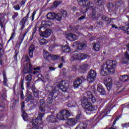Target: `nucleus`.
I'll list each match as a JSON object with an SVG mask.
<instances>
[{
	"label": "nucleus",
	"instance_id": "obj_43",
	"mask_svg": "<svg viewBox=\"0 0 129 129\" xmlns=\"http://www.w3.org/2000/svg\"><path fill=\"white\" fill-rule=\"evenodd\" d=\"M62 50L64 53H69V52H70V47L64 46L62 47Z\"/></svg>",
	"mask_w": 129,
	"mask_h": 129
},
{
	"label": "nucleus",
	"instance_id": "obj_35",
	"mask_svg": "<svg viewBox=\"0 0 129 129\" xmlns=\"http://www.w3.org/2000/svg\"><path fill=\"white\" fill-rule=\"evenodd\" d=\"M47 18L48 20H53L54 19H55V13L54 12H49L47 15Z\"/></svg>",
	"mask_w": 129,
	"mask_h": 129
},
{
	"label": "nucleus",
	"instance_id": "obj_45",
	"mask_svg": "<svg viewBox=\"0 0 129 129\" xmlns=\"http://www.w3.org/2000/svg\"><path fill=\"white\" fill-rule=\"evenodd\" d=\"M46 30L47 28H46V27L41 26L39 28L38 31L40 34H43Z\"/></svg>",
	"mask_w": 129,
	"mask_h": 129
},
{
	"label": "nucleus",
	"instance_id": "obj_54",
	"mask_svg": "<svg viewBox=\"0 0 129 129\" xmlns=\"http://www.w3.org/2000/svg\"><path fill=\"white\" fill-rule=\"evenodd\" d=\"M18 54H19V52H18L17 50L15 51V55L14 57V61H16V62H18V60H17L18 58Z\"/></svg>",
	"mask_w": 129,
	"mask_h": 129
},
{
	"label": "nucleus",
	"instance_id": "obj_9",
	"mask_svg": "<svg viewBox=\"0 0 129 129\" xmlns=\"http://www.w3.org/2000/svg\"><path fill=\"white\" fill-rule=\"evenodd\" d=\"M42 121V119L39 118V117H37L35 119V121L32 122V129H43V125L41 124L39 122H41Z\"/></svg>",
	"mask_w": 129,
	"mask_h": 129
},
{
	"label": "nucleus",
	"instance_id": "obj_52",
	"mask_svg": "<svg viewBox=\"0 0 129 129\" xmlns=\"http://www.w3.org/2000/svg\"><path fill=\"white\" fill-rule=\"evenodd\" d=\"M40 104L41 106H43V107H45V106L47 107V106L46 105V103H45V101L43 99L40 100Z\"/></svg>",
	"mask_w": 129,
	"mask_h": 129
},
{
	"label": "nucleus",
	"instance_id": "obj_53",
	"mask_svg": "<svg viewBox=\"0 0 129 129\" xmlns=\"http://www.w3.org/2000/svg\"><path fill=\"white\" fill-rule=\"evenodd\" d=\"M5 103H2L0 104V111H4L5 110Z\"/></svg>",
	"mask_w": 129,
	"mask_h": 129
},
{
	"label": "nucleus",
	"instance_id": "obj_29",
	"mask_svg": "<svg viewBox=\"0 0 129 129\" xmlns=\"http://www.w3.org/2000/svg\"><path fill=\"white\" fill-rule=\"evenodd\" d=\"M79 56L78 54V52H75L73 55L71 57V61H73L75 60H79Z\"/></svg>",
	"mask_w": 129,
	"mask_h": 129
},
{
	"label": "nucleus",
	"instance_id": "obj_30",
	"mask_svg": "<svg viewBox=\"0 0 129 129\" xmlns=\"http://www.w3.org/2000/svg\"><path fill=\"white\" fill-rule=\"evenodd\" d=\"M87 127V124L85 123H81L77 126L75 129H86Z\"/></svg>",
	"mask_w": 129,
	"mask_h": 129
},
{
	"label": "nucleus",
	"instance_id": "obj_19",
	"mask_svg": "<svg viewBox=\"0 0 129 129\" xmlns=\"http://www.w3.org/2000/svg\"><path fill=\"white\" fill-rule=\"evenodd\" d=\"M87 68H88V65L84 64H82L80 67L79 72L80 73H85L87 72Z\"/></svg>",
	"mask_w": 129,
	"mask_h": 129
},
{
	"label": "nucleus",
	"instance_id": "obj_59",
	"mask_svg": "<svg viewBox=\"0 0 129 129\" xmlns=\"http://www.w3.org/2000/svg\"><path fill=\"white\" fill-rule=\"evenodd\" d=\"M15 38V33H13L11 35V36L10 37V38L9 39V40L8 41L7 43H9L10 41L13 40V39H14Z\"/></svg>",
	"mask_w": 129,
	"mask_h": 129
},
{
	"label": "nucleus",
	"instance_id": "obj_51",
	"mask_svg": "<svg viewBox=\"0 0 129 129\" xmlns=\"http://www.w3.org/2000/svg\"><path fill=\"white\" fill-rule=\"evenodd\" d=\"M32 78V75L30 74L25 77V80H26V81H31Z\"/></svg>",
	"mask_w": 129,
	"mask_h": 129
},
{
	"label": "nucleus",
	"instance_id": "obj_36",
	"mask_svg": "<svg viewBox=\"0 0 129 129\" xmlns=\"http://www.w3.org/2000/svg\"><path fill=\"white\" fill-rule=\"evenodd\" d=\"M54 19L58 22H61L62 21V14L61 13H55Z\"/></svg>",
	"mask_w": 129,
	"mask_h": 129
},
{
	"label": "nucleus",
	"instance_id": "obj_28",
	"mask_svg": "<svg viewBox=\"0 0 129 129\" xmlns=\"http://www.w3.org/2000/svg\"><path fill=\"white\" fill-rule=\"evenodd\" d=\"M90 17L93 20H96V10H95V8H93L91 10V13L90 15Z\"/></svg>",
	"mask_w": 129,
	"mask_h": 129
},
{
	"label": "nucleus",
	"instance_id": "obj_24",
	"mask_svg": "<svg viewBox=\"0 0 129 129\" xmlns=\"http://www.w3.org/2000/svg\"><path fill=\"white\" fill-rule=\"evenodd\" d=\"M32 91L33 92V94L34 97H36V98H39V90L36 89L35 86H32Z\"/></svg>",
	"mask_w": 129,
	"mask_h": 129
},
{
	"label": "nucleus",
	"instance_id": "obj_62",
	"mask_svg": "<svg viewBox=\"0 0 129 129\" xmlns=\"http://www.w3.org/2000/svg\"><path fill=\"white\" fill-rule=\"evenodd\" d=\"M107 7L110 10L113 8V5H112V3H109Z\"/></svg>",
	"mask_w": 129,
	"mask_h": 129
},
{
	"label": "nucleus",
	"instance_id": "obj_47",
	"mask_svg": "<svg viewBox=\"0 0 129 129\" xmlns=\"http://www.w3.org/2000/svg\"><path fill=\"white\" fill-rule=\"evenodd\" d=\"M51 59L53 60V61H56V60H58V59H60V56L57 55H51Z\"/></svg>",
	"mask_w": 129,
	"mask_h": 129
},
{
	"label": "nucleus",
	"instance_id": "obj_37",
	"mask_svg": "<svg viewBox=\"0 0 129 129\" xmlns=\"http://www.w3.org/2000/svg\"><path fill=\"white\" fill-rule=\"evenodd\" d=\"M129 80V77L127 75H123L120 77V81L122 82H127Z\"/></svg>",
	"mask_w": 129,
	"mask_h": 129
},
{
	"label": "nucleus",
	"instance_id": "obj_20",
	"mask_svg": "<svg viewBox=\"0 0 129 129\" xmlns=\"http://www.w3.org/2000/svg\"><path fill=\"white\" fill-rule=\"evenodd\" d=\"M124 57L125 58L121 61V64L122 65H123V64H126L127 61H129V53L127 51L125 52Z\"/></svg>",
	"mask_w": 129,
	"mask_h": 129
},
{
	"label": "nucleus",
	"instance_id": "obj_5",
	"mask_svg": "<svg viewBox=\"0 0 129 129\" xmlns=\"http://www.w3.org/2000/svg\"><path fill=\"white\" fill-rule=\"evenodd\" d=\"M94 92H95V85H94L91 87V89H90V91H87L86 92V93H87V96H88V98H89L90 100H91L92 102L93 103L96 101L95 97L92 95L93 93L95 94V93Z\"/></svg>",
	"mask_w": 129,
	"mask_h": 129
},
{
	"label": "nucleus",
	"instance_id": "obj_2",
	"mask_svg": "<svg viewBox=\"0 0 129 129\" xmlns=\"http://www.w3.org/2000/svg\"><path fill=\"white\" fill-rule=\"evenodd\" d=\"M89 101H92L91 100L89 99V98L87 99L86 97H83L82 98V106L86 110L88 111H93L95 110V106L92 105V104L90 103Z\"/></svg>",
	"mask_w": 129,
	"mask_h": 129
},
{
	"label": "nucleus",
	"instance_id": "obj_4",
	"mask_svg": "<svg viewBox=\"0 0 129 129\" xmlns=\"http://www.w3.org/2000/svg\"><path fill=\"white\" fill-rule=\"evenodd\" d=\"M58 90L56 87L54 88L52 92L49 94L48 97L46 100V107H48V108H51L52 107V103L53 102V95H54V93H56Z\"/></svg>",
	"mask_w": 129,
	"mask_h": 129
},
{
	"label": "nucleus",
	"instance_id": "obj_56",
	"mask_svg": "<svg viewBox=\"0 0 129 129\" xmlns=\"http://www.w3.org/2000/svg\"><path fill=\"white\" fill-rule=\"evenodd\" d=\"M19 16V13L18 12H14V15L12 16V19L14 21H16V18Z\"/></svg>",
	"mask_w": 129,
	"mask_h": 129
},
{
	"label": "nucleus",
	"instance_id": "obj_58",
	"mask_svg": "<svg viewBox=\"0 0 129 129\" xmlns=\"http://www.w3.org/2000/svg\"><path fill=\"white\" fill-rule=\"evenodd\" d=\"M31 84V82H27V88H28V89H32V86H35V85H33Z\"/></svg>",
	"mask_w": 129,
	"mask_h": 129
},
{
	"label": "nucleus",
	"instance_id": "obj_34",
	"mask_svg": "<svg viewBox=\"0 0 129 129\" xmlns=\"http://www.w3.org/2000/svg\"><path fill=\"white\" fill-rule=\"evenodd\" d=\"M47 120L49 122H56V117L54 115H50L47 117Z\"/></svg>",
	"mask_w": 129,
	"mask_h": 129
},
{
	"label": "nucleus",
	"instance_id": "obj_22",
	"mask_svg": "<svg viewBox=\"0 0 129 129\" xmlns=\"http://www.w3.org/2000/svg\"><path fill=\"white\" fill-rule=\"evenodd\" d=\"M29 16H30V12H28L26 16L23 18L20 22L19 25H23L25 26V24L27 22H28V19H29Z\"/></svg>",
	"mask_w": 129,
	"mask_h": 129
},
{
	"label": "nucleus",
	"instance_id": "obj_38",
	"mask_svg": "<svg viewBox=\"0 0 129 129\" xmlns=\"http://www.w3.org/2000/svg\"><path fill=\"white\" fill-rule=\"evenodd\" d=\"M61 4V1H56L53 2V5L51 6V9H56L57 8L59 5Z\"/></svg>",
	"mask_w": 129,
	"mask_h": 129
},
{
	"label": "nucleus",
	"instance_id": "obj_41",
	"mask_svg": "<svg viewBox=\"0 0 129 129\" xmlns=\"http://www.w3.org/2000/svg\"><path fill=\"white\" fill-rule=\"evenodd\" d=\"M94 2L96 6H102L103 0H94Z\"/></svg>",
	"mask_w": 129,
	"mask_h": 129
},
{
	"label": "nucleus",
	"instance_id": "obj_7",
	"mask_svg": "<svg viewBox=\"0 0 129 129\" xmlns=\"http://www.w3.org/2000/svg\"><path fill=\"white\" fill-rule=\"evenodd\" d=\"M33 69L34 70H39L40 69V68L33 69V66H32V64L27 62L26 63V65L24 67L23 72L25 74H28V73H31Z\"/></svg>",
	"mask_w": 129,
	"mask_h": 129
},
{
	"label": "nucleus",
	"instance_id": "obj_64",
	"mask_svg": "<svg viewBox=\"0 0 129 129\" xmlns=\"http://www.w3.org/2000/svg\"><path fill=\"white\" fill-rule=\"evenodd\" d=\"M96 25L98 28H99V27H101L102 25V22H96Z\"/></svg>",
	"mask_w": 129,
	"mask_h": 129
},
{
	"label": "nucleus",
	"instance_id": "obj_15",
	"mask_svg": "<svg viewBox=\"0 0 129 129\" xmlns=\"http://www.w3.org/2000/svg\"><path fill=\"white\" fill-rule=\"evenodd\" d=\"M97 91L99 92L101 95H106V91L104 89V88L101 85H98Z\"/></svg>",
	"mask_w": 129,
	"mask_h": 129
},
{
	"label": "nucleus",
	"instance_id": "obj_61",
	"mask_svg": "<svg viewBox=\"0 0 129 129\" xmlns=\"http://www.w3.org/2000/svg\"><path fill=\"white\" fill-rule=\"evenodd\" d=\"M13 8L16 11H19V10H20V9H21V7H20V6H19V5H15L14 6Z\"/></svg>",
	"mask_w": 129,
	"mask_h": 129
},
{
	"label": "nucleus",
	"instance_id": "obj_44",
	"mask_svg": "<svg viewBox=\"0 0 129 129\" xmlns=\"http://www.w3.org/2000/svg\"><path fill=\"white\" fill-rule=\"evenodd\" d=\"M116 5L117 7H121V6L124 5V2H123L122 0H118L116 2Z\"/></svg>",
	"mask_w": 129,
	"mask_h": 129
},
{
	"label": "nucleus",
	"instance_id": "obj_33",
	"mask_svg": "<svg viewBox=\"0 0 129 129\" xmlns=\"http://www.w3.org/2000/svg\"><path fill=\"white\" fill-rule=\"evenodd\" d=\"M35 100V96H34V95L33 94H29L26 98L25 101H27V102H29V101H31L32 100Z\"/></svg>",
	"mask_w": 129,
	"mask_h": 129
},
{
	"label": "nucleus",
	"instance_id": "obj_26",
	"mask_svg": "<svg viewBox=\"0 0 129 129\" xmlns=\"http://www.w3.org/2000/svg\"><path fill=\"white\" fill-rule=\"evenodd\" d=\"M43 57L46 60H51L52 58V55L49 52L47 51H43Z\"/></svg>",
	"mask_w": 129,
	"mask_h": 129
},
{
	"label": "nucleus",
	"instance_id": "obj_14",
	"mask_svg": "<svg viewBox=\"0 0 129 129\" xmlns=\"http://www.w3.org/2000/svg\"><path fill=\"white\" fill-rule=\"evenodd\" d=\"M73 46H77L78 50H82V49L86 48L87 45L86 43H79L78 41H76L73 43Z\"/></svg>",
	"mask_w": 129,
	"mask_h": 129
},
{
	"label": "nucleus",
	"instance_id": "obj_11",
	"mask_svg": "<svg viewBox=\"0 0 129 129\" xmlns=\"http://www.w3.org/2000/svg\"><path fill=\"white\" fill-rule=\"evenodd\" d=\"M80 6H85L87 8L92 7V3L89 0H77Z\"/></svg>",
	"mask_w": 129,
	"mask_h": 129
},
{
	"label": "nucleus",
	"instance_id": "obj_3",
	"mask_svg": "<svg viewBox=\"0 0 129 129\" xmlns=\"http://www.w3.org/2000/svg\"><path fill=\"white\" fill-rule=\"evenodd\" d=\"M69 116H70V113L67 110H61L56 115V117L59 120H67Z\"/></svg>",
	"mask_w": 129,
	"mask_h": 129
},
{
	"label": "nucleus",
	"instance_id": "obj_48",
	"mask_svg": "<svg viewBox=\"0 0 129 129\" xmlns=\"http://www.w3.org/2000/svg\"><path fill=\"white\" fill-rule=\"evenodd\" d=\"M19 85H20L22 90H25V89L24 88V79H21L20 80Z\"/></svg>",
	"mask_w": 129,
	"mask_h": 129
},
{
	"label": "nucleus",
	"instance_id": "obj_1",
	"mask_svg": "<svg viewBox=\"0 0 129 129\" xmlns=\"http://www.w3.org/2000/svg\"><path fill=\"white\" fill-rule=\"evenodd\" d=\"M116 61L113 60H108L102 66L100 74L102 76H106L107 72L109 73H114L115 68L116 67Z\"/></svg>",
	"mask_w": 129,
	"mask_h": 129
},
{
	"label": "nucleus",
	"instance_id": "obj_39",
	"mask_svg": "<svg viewBox=\"0 0 129 129\" xmlns=\"http://www.w3.org/2000/svg\"><path fill=\"white\" fill-rule=\"evenodd\" d=\"M41 24L43 26H45L46 27H50L52 26V22L50 21H43L42 22Z\"/></svg>",
	"mask_w": 129,
	"mask_h": 129
},
{
	"label": "nucleus",
	"instance_id": "obj_31",
	"mask_svg": "<svg viewBox=\"0 0 129 129\" xmlns=\"http://www.w3.org/2000/svg\"><path fill=\"white\" fill-rule=\"evenodd\" d=\"M39 110L41 111L42 113L39 112L37 117L42 119V117H43V115H44V112H45V108L43 107H39Z\"/></svg>",
	"mask_w": 129,
	"mask_h": 129
},
{
	"label": "nucleus",
	"instance_id": "obj_27",
	"mask_svg": "<svg viewBox=\"0 0 129 129\" xmlns=\"http://www.w3.org/2000/svg\"><path fill=\"white\" fill-rule=\"evenodd\" d=\"M108 80L109 82H108L106 84V87H107V90L109 91V90H110V89H111V88L112 87V82L111 79L110 78H108Z\"/></svg>",
	"mask_w": 129,
	"mask_h": 129
},
{
	"label": "nucleus",
	"instance_id": "obj_50",
	"mask_svg": "<svg viewBox=\"0 0 129 129\" xmlns=\"http://www.w3.org/2000/svg\"><path fill=\"white\" fill-rule=\"evenodd\" d=\"M60 14H61V16H62L63 18H66V17H67L68 13H67V12H66V11L65 10H62L61 11Z\"/></svg>",
	"mask_w": 129,
	"mask_h": 129
},
{
	"label": "nucleus",
	"instance_id": "obj_18",
	"mask_svg": "<svg viewBox=\"0 0 129 129\" xmlns=\"http://www.w3.org/2000/svg\"><path fill=\"white\" fill-rule=\"evenodd\" d=\"M63 82H65V81H61L58 85V89H60L62 91V92H66L67 90H68V88L67 87L63 85Z\"/></svg>",
	"mask_w": 129,
	"mask_h": 129
},
{
	"label": "nucleus",
	"instance_id": "obj_8",
	"mask_svg": "<svg viewBox=\"0 0 129 129\" xmlns=\"http://www.w3.org/2000/svg\"><path fill=\"white\" fill-rule=\"evenodd\" d=\"M29 32V28H27L25 30V31L24 32H21L19 35L18 40L17 42V46H21V44L23 43V41H24V39H25V37H26V35H27V33H28Z\"/></svg>",
	"mask_w": 129,
	"mask_h": 129
},
{
	"label": "nucleus",
	"instance_id": "obj_63",
	"mask_svg": "<svg viewBox=\"0 0 129 129\" xmlns=\"http://www.w3.org/2000/svg\"><path fill=\"white\" fill-rule=\"evenodd\" d=\"M20 95L22 99H24V98H25V96L24 95V92L23 91V90H21L20 91Z\"/></svg>",
	"mask_w": 129,
	"mask_h": 129
},
{
	"label": "nucleus",
	"instance_id": "obj_55",
	"mask_svg": "<svg viewBox=\"0 0 129 129\" xmlns=\"http://www.w3.org/2000/svg\"><path fill=\"white\" fill-rule=\"evenodd\" d=\"M121 125L123 128L126 127V128H127V127H129V122L124 123H122Z\"/></svg>",
	"mask_w": 129,
	"mask_h": 129
},
{
	"label": "nucleus",
	"instance_id": "obj_23",
	"mask_svg": "<svg viewBox=\"0 0 129 129\" xmlns=\"http://www.w3.org/2000/svg\"><path fill=\"white\" fill-rule=\"evenodd\" d=\"M5 15L4 13H0V26L1 28L4 27V23L6 19L5 18Z\"/></svg>",
	"mask_w": 129,
	"mask_h": 129
},
{
	"label": "nucleus",
	"instance_id": "obj_17",
	"mask_svg": "<svg viewBox=\"0 0 129 129\" xmlns=\"http://www.w3.org/2000/svg\"><path fill=\"white\" fill-rule=\"evenodd\" d=\"M77 122V120L74 118L69 119L66 122V123L68 125H70V126H73V125H75Z\"/></svg>",
	"mask_w": 129,
	"mask_h": 129
},
{
	"label": "nucleus",
	"instance_id": "obj_60",
	"mask_svg": "<svg viewBox=\"0 0 129 129\" xmlns=\"http://www.w3.org/2000/svg\"><path fill=\"white\" fill-rule=\"evenodd\" d=\"M3 83L4 84L7 86L8 85V78H4Z\"/></svg>",
	"mask_w": 129,
	"mask_h": 129
},
{
	"label": "nucleus",
	"instance_id": "obj_16",
	"mask_svg": "<svg viewBox=\"0 0 129 129\" xmlns=\"http://www.w3.org/2000/svg\"><path fill=\"white\" fill-rule=\"evenodd\" d=\"M36 49L35 45L31 44L28 49V54L30 58H33L34 55V51Z\"/></svg>",
	"mask_w": 129,
	"mask_h": 129
},
{
	"label": "nucleus",
	"instance_id": "obj_21",
	"mask_svg": "<svg viewBox=\"0 0 129 129\" xmlns=\"http://www.w3.org/2000/svg\"><path fill=\"white\" fill-rule=\"evenodd\" d=\"M67 38L70 41H75L77 40L78 38L76 35L74 33H70L68 34Z\"/></svg>",
	"mask_w": 129,
	"mask_h": 129
},
{
	"label": "nucleus",
	"instance_id": "obj_13",
	"mask_svg": "<svg viewBox=\"0 0 129 129\" xmlns=\"http://www.w3.org/2000/svg\"><path fill=\"white\" fill-rule=\"evenodd\" d=\"M25 108V102L23 101L21 104V110L22 111V117L25 121H28L29 119L28 118V114L26 113V111L24 109Z\"/></svg>",
	"mask_w": 129,
	"mask_h": 129
},
{
	"label": "nucleus",
	"instance_id": "obj_6",
	"mask_svg": "<svg viewBox=\"0 0 129 129\" xmlns=\"http://www.w3.org/2000/svg\"><path fill=\"white\" fill-rule=\"evenodd\" d=\"M96 72L94 71L93 70H91L88 73L87 80L89 83H91L95 81L96 79Z\"/></svg>",
	"mask_w": 129,
	"mask_h": 129
},
{
	"label": "nucleus",
	"instance_id": "obj_32",
	"mask_svg": "<svg viewBox=\"0 0 129 129\" xmlns=\"http://www.w3.org/2000/svg\"><path fill=\"white\" fill-rule=\"evenodd\" d=\"M92 45L95 51L98 52L100 49V45L99 43H93Z\"/></svg>",
	"mask_w": 129,
	"mask_h": 129
},
{
	"label": "nucleus",
	"instance_id": "obj_42",
	"mask_svg": "<svg viewBox=\"0 0 129 129\" xmlns=\"http://www.w3.org/2000/svg\"><path fill=\"white\" fill-rule=\"evenodd\" d=\"M87 58V54L85 53H81L79 56V60H84V59H86Z\"/></svg>",
	"mask_w": 129,
	"mask_h": 129
},
{
	"label": "nucleus",
	"instance_id": "obj_49",
	"mask_svg": "<svg viewBox=\"0 0 129 129\" xmlns=\"http://www.w3.org/2000/svg\"><path fill=\"white\" fill-rule=\"evenodd\" d=\"M53 89V88L49 86V85H46V87H45V90L46 91H47V92H50V91H51V90H52Z\"/></svg>",
	"mask_w": 129,
	"mask_h": 129
},
{
	"label": "nucleus",
	"instance_id": "obj_12",
	"mask_svg": "<svg viewBox=\"0 0 129 129\" xmlns=\"http://www.w3.org/2000/svg\"><path fill=\"white\" fill-rule=\"evenodd\" d=\"M82 79L85 80V77L81 76V77L78 78L74 82V87H75V88H78V87L82 84Z\"/></svg>",
	"mask_w": 129,
	"mask_h": 129
},
{
	"label": "nucleus",
	"instance_id": "obj_40",
	"mask_svg": "<svg viewBox=\"0 0 129 129\" xmlns=\"http://www.w3.org/2000/svg\"><path fill=\"white\" fill-rule=\"evenodd\" d=\"M39 40L40 45H46L48 43V40H46L44 38H39Z\"/></svg>",
	"mask_w": 129,
	"mask_h": 129
},
{
	"label": "nucleus",
	"instance_id": "obj_46",
	"mask_svg": "<svg viewBox=\"0 0 129 129\" xmlns=\"http://www.w3.org/2000/svg\"><path fill=\"white\" fill-rule=\"evenodd\" d=\"M83 7H82L81 11L83 13V14H85L87 11H88V8H87L86 6L82 5Z\"/></svg>",
	"mask_w": 129,
	"mask_h": 129
},
{
	"label": "nucleus",
	"instance_id": "obj_57",
	"mask_svg": "<svg viewBox=\"0 0 129 129\" xmlns=\"http://www.w3.org/2000/svg\"><path fill=\"white\" fill-rule=\"evenodd\" d=\"M102 19L103 20V21H104L105 22H107V21H109V18H108V17H106L105 15H103L102 16Z\"/></svg>",
	"mask_w": 129,
	"mask_h": 129
},
{
	"label": "nucleus",
	"instance_id": "obj_10",
	"mask_svg": "<svg viewBox=\"0 0 129 129\" xmlns=\"http://www.w3.org/2000/svg\"><path fill=\"white\" fill-rule=\"evenodd\" d=\"M106 108L105 110V111L101 112L99 115V117L101 119H102L103 117H105L109 112H110V110H111V107H110V105H107L106 106Z\"/></svg>",
	"mask_w": 129,
	"mask_h": 129
},
{
	"label": "nucleus",
	"instance_id": "obj_25",
	"mask_svg": "<svg viewBox=\"0 0 129 129\" xmlns=\"http://www.w3.org/2000/svg\"><path fill=\"white\" fill-rule=\"evenodd\" d=\"M41 37L48 38L51 35V30H47L43 33H40Z\"/></svg>",
	"mask_w": 129,
	"mask_h": 129
}]
</instances>
